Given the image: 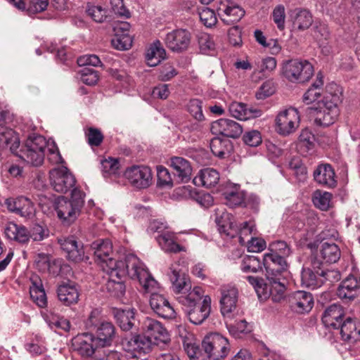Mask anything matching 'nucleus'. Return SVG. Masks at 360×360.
I'll list each match as a JSON object with an SVG mask.
<instances>
[{"label":"nucleus","instance_id":"obj_24","mask_svg":"<svg viewBox=\"0 0 360 360\" xmlns=\"http://www.w3.org/2000/svg\"><path fill=\"white\" fill-rule=\"evenodd\" d=\"M344 319V309L341 305L337 304L327 307L322 315V322L329 329L339 330L340 323Z\"/></svg>","mask_w":360,"mask_h":360},{"label":"nucleus","instance_id":"obj_60","mask_svg":"<svg viewBox=\"0 0 360 360\" xmlns=\"http://www.w3.org/2000/svg\"><path fill=\"white\" fill-rule=\"evenodd\" d=\"M80 73L82 82L87 85H94L98 80V72L91 68H84Z\"/></svg>","mask_w":360,"mask_h":360},{"label":"nucleus","instance_id":"obj_33","mask_svg":"<svg viewBox=\"0 0 360 360\" xmlns=\"http://www.w3.org/2000/svg\"><path fill=\"white\" fill-rule=\"evenodd\" d=\"M289 16L293 23L294 27L299 30L308 29L312 24V15L310 12L304 8H296L290 10Z\"/></svg>","mask_w":360,"mask_h":360},{"label":"nucleus","instance_id":"obj_42","mask_svg":"<svg viewBox=\"0 0 360 360\" xmlns=\"http://www.w3.org/2000/svg\"><path fill=\"white\" fill-rule=\"evenodd\" d=\"M342 340L348 342H355L360 335L354 321L350 317L345 318L339 328Z\"/></svg>","mask_w":360,"mask_h":360},{"label":"nucleus","instance_id":"obj_37","mask_svg":"<svg viewBox=\"0 0 360 360\" xmlns=\"http://www.w3.org/2000/svg\"><path fill=\"white\" fill-rule=\"evenodd\" d=\"M341 255L340 249L335 243L323 242L319 248V257L323 262L333 264L337 262Z\"/></svg>","mask_w":360,"mask_h":360},{"label":"nucleus","instance_id":"obj_15","mask_svg":"<svg viewBox=\"0 0 360 360\" xmlns=\"http://www.w3.org/2000/svg\"><path fill=\"white\" fill-rule=\"evenodd\" d=\"M72 346L82 356H91L94 354H100L102 348L96 342L92 333H84L75 336L72 340Z\"/></svg>","mask_w":360,"mask_h":360},{"label":"nucleus","instance_id":"obj_44","mask_svg":"<svg viewBox=\"0 0 360 360\" xmlns=\"http://www.w3.org/2000/svg\"><path fill=\"white\" fill-rule=\"evenodd\" d=\"M320 270L314 272L309 268H304L301 272L302 285L311 289L321 287L323 283V279L320 276Z\"/></svg>","mask_w":360,"mask_h":360},{"label":"nucleus","instance_id":"obj_58","mask_svg":"<svg viewBox=\"0 0 360 360\" xmlns=\"http://www.w3.org/2000/svg\"><path fill=\"white\" fill-rule=\"evenodd\" d=\"M274 22L280 30H283L285 28V7L283 5L279 4L276 6L272 13Z\"/></svg>","mask_w":360,"mask_h":360},{"label":"nucleus","instance_id":"obj_18","mask_svg":"<svg viewBox=\"0 0 360 360\" xmlns=\"http://www.w3.org/2000/svg\"><path fill=\"white\" fill-rule=\"evenodd\" d=\"M142 329L147 337L153 338L156 344L162 342L167 344L170 338L169 333L163 325L158 321L146 317L142 323Z\"/></svg>","mask_w":360,"mask_h":360},{"label":"nucleus","instance_id":"obj_28","mask_svg":"<svg viewBox=\"0 0 360 360\" xmlns=\"http://www.w3.org/2000/svg\"><path fill=\"white\" fill-rule=\"evenodd\" d=\"M314 178L319 184L328 188H333L337 184L335 171L329 164L318 165L314 172Z\"/></svg>","mask_w":360,"mask_h":360},{"label":"nucleus","instance_id":"obj_25","mask_svg":"<svg viewBox=\"0 0 360 360\" xmlns=\"http://www.w3.org/2000/svg\"><path fill=\"white\" fill-rule=\"evenodd\" d=\"M58 241L61 249L66 252L68 259L77 262L84 259L83 246L78 244L74 236L60 238Z\"/></svg>","mask_w":360,"mask_h":360},{"label":"nucleus","instance_id":"obj_57","mask_svg":"<svg viewBox=\"0 0 360 360\" xmlns=\"http://www.w3.org/2000/svg\"><path fill=\"white\" fill-rule=\"evenodd\" d=\"M86 136L88 143L91 146H99L103 140V135L101 131L94 127H90L86 131Z\"/></svg>","mask_w":360,"mask_h":360},{"label":"nucleus","instance_id":"obj_32","mask_svg":"<svg viewBox=\"0 0 360 360\" xmlns=\"http://www.w3.org/2000/svg\"><path fill=\"white\" fill-rule=\"evenodd\" d=\"M269 283L268 288L264 289L263 295L266 297L271 295L274 302H279L284 297L285 291L286 278L285 277L273 278V279H267Z\"/></svg>","mask_w":360,"mask_h":360},{"label":"nucleus","instance_id":"obj_34","mask_svg":"<svg viewBox=\"0 0 360 360\" xmlns=\"http://www.w3.org/2000/svg\"><path fill=\"white\" fill-rule=\"evenodd\" d=\"M57 294L59 300L67 306L77 303L79 299L78 289L74 283H65L60 285Z\"/></svg>","mask_w":360,"mask_h":360},{"label":"nucleus","instance_id":"obj_12","mask_svg":"<svg viewBox=\"0 0 360 360\" xmlns=\"http://www.w3.org/2000/svg\"><path fill=\"white\" fill-rule=\"evenodd\" d=\"M300 120V115L297 109L288 108L277 115L276 119V130L279 134L288 136L298 128Z\"/></svg>","mask_w":360,"mask_h":360},{"label":"nucleus","instance_id":"obj_16","mask_svg":"<svg viewBox=\"0 0 360 360\" xmlns=\"http://www.w3.org/2000/svg\"><path fill=\"white\" fill-rule=\"evenodd\" d=\"M211 131L217 136L237 139L243 133V127L234 120L221 118L212 123Z\"/></svg>","mask_w":360,"mask_h":360},{"label":"nucleus","instance_id":"obj_43","mask_svg":"<svg viewBox=\"0 0 360 360\" xmlns=\"http://www.w3.org/2000/svg\"><path fill=\"white\" fill-rule=\"evenodd\" d=\"M215 221L218 226V230L221 233H224L230 238H234L238 233L237 227L231 221V215L228 212H222L220 217H216Z\"/></svg>","mask_w":360,"mask_h":360},{"label":"nucleus","instance_id":"obj_7","mask_svg":"<svg viewBox=\"0 0 360 360\" xmlns=\"http://www.w3.org/2000/svg\"><path fill=\"white\" fill-rule=\"evenodd\" d=\"M283 75L289 82L302 84L308 82L314 75V69L307 60L292 59L283 65Z\"/></svg>","mask_w":360,"mask_h":360},{"label":"nucleus","instance_id":"obj_9","mask_svg":"<svg viewBox=\"0 0 360 360\" xmlns=\"http://www.w3.org/2000/svg\"><path fill=\"white\" fill-rule=\"evenodd\" d=\"M123 349L131 356L148 354L152 350L153 342L150 338L142 335H134L125 337L121 342Z\"/></svg>","mask_w":360,"mask_h":360},{"label":"nucleus","instance_id":"obj_13","mask_svg":"<svg viewBox=\"0 0 360 360\" xmlns=\"http://www.w3.org/2000/svg\"><path fill=\"white\" fill-rule=\"evenodd\" d=\"M50 181L56 192L65 193L73 188L76 180L67 167H61L50 171Z\"/></svg>","mask_w":360,"mask_h":360},{"label":"nucleus","instance_id":"obj_48","mask_svg":"<svg viewBox=\"0 0 360 360\" xmlns=\"http://www.w3.org/2000/svg\"><path fill=\"white\" fill-rule=\"evenodd\" d=\"M263 262L254 255H245L242 258L240 265L243 273H257L262 271Z\"/></svg>","mask_w":360,"mask_h":360},{"label":"nucleus","instance_id":"obj_21","mask_svg":"<svg viewBox=\"0 0 360 360\" xmlns=\"http://www.w3.org/2000/svg\"><path fill=\"white\" fill-rule=\"evenodd\" d=\"M289 306L296 313H308L314 306L313 296L304 290L294 292L289 297Z\"/></svg>","mask_w":360,"mask_h":360},{"label":"nucleus","instance_id":"obj_10","mask_svg":"<svg viewBox=\"0 0 360 360\" xmlns=\"http://www.w3.org/2000/svg\"><path fill=\"white\" fill-rule=\"evenodd\" d=\"M172 283L174 292L176 294V300L181 296H187L193 290L189 277L179 268L177 264H172L167 273Z\"/></svg>","mask_w":360,"mask_h":360},{"label":"nucleus","instance_id":"obj_35","mask_svg":"<svg viewBox=\"0 0 360 360\" xmlns=\"http://www.w3.org/2000/svg\"><path fill=\"white\" fill-rule=\"evenodd\" d=\"M219 180V172L213 168L208 167L199 172L198 174L193 179V183L196 186L211 188L217 185Z\"/></svg>","mask_w":360,"mask_h":360},{"label":"nucleus","instance_id":"obj_19","mask_svg":"<svg viewBox=\"0 0 360 360\" xmlns=\"http://www.w3.org/2000/svg\"><path fill=\"white\" fill-rule=\"evenodd\" d=\"M96 261L105 269H110V260H115L112 255V245L109 239H98L91 245Z\"/></svg>","mask_w":360,"mask_h":360},{"label":"nucleus","instance_id":"obj_14","mask_svg":"<svg viewBox=\"0 0 360 360\" xmlns=\"http://www.w3.org/2000/svg\"><path fill=\"white\" fill-rule=\"evenodd\" d=\"M263 266L266 269L267 279L277 277H285L288 264L286 259L275 254H264Z\"/></svg>","mask_w":360,"mask_h":360},{"label":"nucleus","instance_id":"obj_40","mask_svg":"<svg viewBox=\"0 0 360 360\" xmlns=\"http://www.w3.org/2000/svg\"><path fill=\"white\" fill-rule=\"evenodd\" d=\"M166 52L159 40L154 41L147 49L146 60L150 67L158 65L165 58Z\"/></svg>","mask_w":360,"mask_h":360},{"label":"nucleus","instance_id":"obj_50","mask_svg":"<svg viewBox=\"0 0 360 360\" xmlns=\"http://www.w3.org/2000/svg\"><path fill=\"white\" fill-rule=\"evenodd\" d=\"M332 195L331 193L321 191H316L313 195V202L314 205L323 211H326L330 205Z\"/></svg>","mask_w":360,"mask_h":360},{"label":"nucleus","instance_id":"obj_61","mask_svg":"<svg viewBox=\"0 0 360 360\" xmlns=\"http://www.w3.org/2000/svg\"><path fill=\"white\" fill-rule=\"evenodd\" d=\"M86 12L96 22H103L107 18V11L99 6H90Z\"/></svg>","mask_w":360,"mask_h":360},{"label":"nucleus","instance_id":"obj_39","mask_svg":"<svg viewBox=\"0 0 360 360\" xmlns=\"http://www.w3.org/2000/svg\"><path fill=\"white\" fill-rule=\"evenodd\" d=\"M103 269L109 275V278L105 285L108 292L113 297H120L122 296L125 292V285L122 280L123 278L120 279L116 276H112V275H111V271L114 269L113 268L110 267V269H105L103 266Z\"/></svg>","mask_w":360,"mask_h":360},{"label":"nucleus","instance_id":"obj_64","mask_svg":"<svg viewBox=\"0 0 360 360\" xmlns=\"http://www.w3.org/2000/svg\"><path fill=\"white\" fill-rule=\"evenodd\" d=\"M158 184L160 186H172V179L168 169L159 165L157 167Z\"/></svg>","mask_w":360,"mask_h":360},{"label":"nucleus","instance_id":"obj_31","mask_svg":"<svg viewBox=\"0 0 360 360\" xmlns=\"http://www.w3.org/2000/svg\"><path fill=\"white\" fill-rule=\"evenodd\" d=\"M30 294L32 300L39 307H44L47 299L41 279L38 275L33 274L30 277Z\"/></svg>","mask_w":360,"mask_h":360},{"label":"nucleus","instance_id":"obj_52","mask_svg":"<svg viewBox=\"0 0 360 360\" xmlns=\"http://www.w3.org/2000/svg\"><path fill=\"white\" fill-rule=\"evenodd\" d=\"M132 38L129 34H115L111 43L113 47L117 50H128L132 46Z\"/></svg>","mask_w":360,"mask_h":360},{"label":"nucleus","instance_id":"obj_41","mask_svg":"<svg viewBox=\"0 0 360 360\" xmlns=\"http://www.w3.org/2000/svg\"><path fill=\"white\" fill-rule=\"evenodd\" d=\"M210 145L212 153L220 158H224L226 155L231 153L233 148L230 140L219 136L212 139Z\"/></svg>","mask_w":360,"mask_h":360},{"label":"nucleus","instance_id":"obj_55","mask_svg":"<svg viewBox=\"0 0 360 360\" xmlns=\"http://www.w3.org/2000/svg\"><path fill=\"white\" fill-rule=\"evenodd\" d=\"M256 228H255V224L253 221H245L243 222L239 230V243L244 245L248 240L247 238V236L250 235H256Z\"/></svg>","mask_w":360,"mask_h":360},{"label":"nucleus","instance_id":"obj_59","mask_svg":"<svg viewBox=\"0 0 360 360\" xmlns=\"http://www.w3.org/2000/svg\"><path fill=\"white\" fill-rule=\"evenodd\" d=\"M243 140L246 145L257 147L262 143V136L259 131L252 129L244 134Z\"/></svg>","mask_w":360,"mask_h":360},{"label":"nucleus","instance_id":"obj_17","mask_svg":"<svg viewBox=\"0 0 360 360\" xmlns=\"http://www.w3.org/2000/svg\"><path fill=\"white\" fill-rule=\"evenodd\" d=\"M165 42L168 49L174 52L186 50L191 42V34L186 30L178 29L166 34Z\"/></svg>","mask_w":360,"mask_h":360},{"label":"nucleus","instance_id":"obj_29","mask_svg":"<svg viewBox=\"0 0 360 360\" xmlns=\"http://www.w3.org/2000/svg\"><path fill=\"white\" fill-rule=\"evenodd\" d=\"M171 167L174 175L181 182L187 183L191 179L192 167L189 161L182 157H172L170 160Z\"/></svg>","mask_w":360,"mask_h":360},{"label":"nucleus","instance_id":"obj_45","mask_svg":"<svg viewBox=\"0 0 360 360\" xmlns=\"http://www.w3.org/2000/svg\"><path fill=\"white\" fill-rule=\"evenodd\" d=\"M229 110L232 117L240 120H247L252 116L259 117L261 115L260 110H248L246 108V105L238 102L231 103Z\"/></svg>","mask_w":360,"mask_h":360},{"label":"nucleus","instance_id":"obj_30","mask_svg":"<svg viewBox=\"0 0 360 360\" xmlns=\"http://www.w3.org/2000/svg\"><path fill=\"white\" fill-rule=\"evenodd\" d=\"M360 289V279L357 277L349 275L339 285L337 290V295L339 298L353 300L356 292Z\"/></svg>","mask_w":360,"mask_h":360},{"label":"nucleus","instance_id":"obj_27","mask_svg":"<svg viewBox=\"0 0 360 360\" xmlns=\"http://www.w3.org/2000/svg\"><path fill=\"white\" fill-rule=\"evenodd\" d=\"M156 240L161 249L165 252L178 253L185 252V247L179 243L176 233L170 231H165L156 237Z\"/></svg>","mask_w":360,"mask_h":360},{"label":"nucleus","instance_id":"obj_6","mask_svg":"<svg viewBox=\"0 0 360 360\" xmlns=\"http://www.w3.org/2000/svg\"><path fill=\"white\" fill-rule=\"evenodd\" d=\"M110 266L114 269L111 271V275L120 279L127 276L136 280L141 276H147V268L134 254L126 255L123 259L110 260Z\"/></svg>","mask_w":360,"mask_h":360},{"label":"nucleus","instance_id":"obj_5","mask_svg":"<svg viewBox=\"0 0 360 360\" xmlns=\"http://www.w3.org/2000/svg\"><path fill=\"white\" fill-rule=\"evenodd\" d=\"M86 327L94 332L96 342L102 348L110 346L115 338L114 325L105 320L97 309L91 311L86 321Z\"/></svg>","mask_w":360,"mask_h":360},{"label":"nucleus","instance_id":"obj_26","mask_svg":"<svg viewBox=\"0 0 360 360\" xmlns=\"http://www.w3.org/2000/svg\"><path fill=\"white\" fill-rule=\"evenodd\" d=\"M6 205L9 210L20 214L21 217L31 219L35 214L33 202L27 198L20 196L14 200H8Z\"/></svg>","mask_w":360,"mask_h":360},{"label":"nucleus","instance_id":"obj_8","mask_svg":"<svg viewBox=\"0 0 360 360\" xmlns=\"http://www.w3.org/2000/svg\"><path fill=\"white\" fill-rule=\"evenodd\" d=\"M202 347L207 356L213 360L224 359L231 350L229 340L219 333L207 334L202 342Z\"/></svg>","mask_w":360,"mask_h":360},{"label":"nucleus","instance_id":"obj_63","mask_svg":"<svg viewBox=\"0 0 360 360\" xmlns=\"http://www.w3.org/2000/svg\"><path fill=\"white\" fill-rule=\"evenodd\" d=\"M313 36L321 46L330 36L328 27L324 24L316 25L314 29Z\"/></svg>","mask_w":360,"mask_h":360},{"label":"nucleus","instance_id":"obj_20","mask_svg":"<svg viewBox=\"0 0 360 360\" xmlns=\"http://www.w3.org/2000/svg\"><path fill=\"white\" fill-rule=\"evenodd\" d=\"M217 11L220 19L226 25L238 22L245 15V11L240 6L229 0L221 1Z\"/></svg>","mask_w":360,"mask_h":360},{"label":"nucleus","instance_id":"obj_47","mask_svg":"<svg viewBox=\"0 0 360 360\" xmlns=\"http://www.w3.org/2000/svg\"><path fill=\"white\" fill-rule=\"evenodd\" d=\"M323 76L322 73L319 72L314 83H313L311 86L309 88L304 94L303 99L307 104L316 101L321 96L322 91L321 87L323 85Z\"/></svg>","mask_w":360,"mask_h":360},{"label":"nucleus","instance_id":"obj_36","mask_svg":"<svg viewBox=\"0 0 360 360\" xmlns=\"http://www.w3.org/2000/svg\"><path fill=\"white\" fill-rule=\"evenodd\" d=\"M4 234L7 238L20 243H25L29 240L27 229L24 226L18 225L14 222L6 224Z\"/></svg>","mask_w":360,"mask_h":360},{"label":"nucleus","instance_id":"obj_38","mask_svg":"<svg viewBox=\"0 0 360 360\" xmlns=\"http://www.w3.org/2000/svg\"><path fill=\"white\" fill-rule=\"evenodd\" d=\"M115 318L120 328L125 331L132 329L137 323L134 309H117L115 314Z\"/></svg>","mask_w":360,"mask_h":360},{"label":"nucleus","instance_id":"obj_11","mask_svg":"<svg viewBox=\"0 0 360 360\" xmlns=\"http://www.w3.org/2000/svg\"><path fill=\"white\" fill-rule=\"evenodd\" d=\"M124 175L129 183L136 188H146L152 183L151 169L147 166H131L127 168Z\"/></svg>","mask_w":360,"mask_h":360},{"label":"nucleus","instance_id":"obj_46","mask_svg":"<svg viewBox=\"0 0 360 360\" xmlns=\"http://www.w3.org/2000/svg\"><path fill=\"white\" fill-rule=\"evenodd\" d=\"M315 146V136L308 129L302 130L297 144V148L302 155H307L312 150Z\"/></svg>","mask_w":360,"mask_h":360},{"label":"nucleus","instance_id":"obj_1","mask_svg":"<svg viewBox=\"0 0 360 360\" xmlns=\"http://www.w3.org/2000/svg\"><path fill=\"white\" fill-rule=\"evenodd\" d=\"M6 114L5 111L0 112V147L9 149L11 153L27 164L35 167L41 165L44 159V150L47 145L45 138L40 135L30 136L25 147L18 152L20 140L15 132L6 126Z\"/></svg>","mask_w":360,"mask_h":360},{"label":"nucleus","instance_id":"obj_56","mask_svg":"<svg viewBox=\"0 0 360 360\" xmlns=\"http://www.w3.org/2000/svg\"><path fill=\"white\" fill-rule=\"evenodd\" d=\"M200 21L207 27L215 25L217 18L214 11L209 8H204L199 12Z\"/></svg>","mask_w":360,"mask_h":360},{"label":"nucleus","instance_id":"obj_62","mask_svg":"<svg viewBox=\"0 0 360 360\" xmlns=\"http://www.w3.org/2000/svg\"><path fill=\"white\" fill-rule=\"evenodd\" d=\"M248 252H259L266 248V242L264 239L251 236L250 239L247 240L245 244Z\"/></svg>","mask_w":360,"mask_h":360},{"label":"nucleus","instance_id":"obj_53","mask_svg":"<svg viewBox=\"0 0 360 360\" xmlns=\"http://www.w3.org/2000/svg\"><path fill=\"white\" fill-rule=\"evenodd\" d=\"M101 164V170L105 176L118 174L120 166L118 159L108 158L103 160Z\"/></svg>","mask_w":360,"mask_h":360},{"label":"nucleus","instance_id":"obj_4","mask_svg":"<svg viewBox=\"0 0 360 360\" xmlns=\"http://www.w3.org/2000/svg\"><path fill=\"white\" fill-rule=\"evenodd\" d=\"M84 193L75 188L72 190L71 198H58L54 202L57 217L64 226H70L81 214L84 205Z\"/></svg>","mask_w":360,"mask_h":360},{"label":"nucleus","instance_id":"obj_23","mask_svg":"<svg viewBox=\"0 0 360 360\" xmlns=\"http://www.w3.org/2000/svg\"><path fill=\"white\" fill-rule=\"evenodd\" d=\"M149 304L153 311L163 319H174L175 311L169 301L162 295L153 292L150 295Z\"/></svg>","mask_w":360,"mask_h":360},{"label":"nucleus","instance_id":"obj_54","mask_svg":"<svg viewBox=\"0 0 360 360\" xmlns=\"http://www.w3.org/2000/svg\"><path fill=\"white\" fill-rule=\"evenodd\" d=\"M28 236L29 239L32 238L34 241H41L49 237V230L46 226L35 224L28 231Z\"/></svg>","mask_w":360,"mask_h":360},{"label":"nucleus","instance_id":"obj_2","mask_svg":"<svg viewBox=\"0 0 360 360\" xmlns=\"http://www.w3.org/2000/svg\"><path fill=\"white\" fill-rule=\"evenodd\" d=\"M342 101V92L335 83L326 86L323 100L318 102V107L311 108L317 125L328 127L335 122L339 115L338 105Z\"/></svg>","mask_w":360,"mask_h":360},{"label":"nucleus","instance_id":"obj_49","mask_svg":"<svg viewBox=\"0 0 360 360\" xmlns=\"http://www.w3.org/2000/svg\"><path fill=\"white\" fill-rule=\"evenodd\" d=\"M224 195L226 204L231 207L240 205L244 201V195L238 186H235L232 191H226Z\"/></svg>","mask_w":360,"mask_h":360},{"label":"nucleus","instance_id":"obj_51","mask_svg":"<svg viewBox=\"0 0 360 360\" xmlns=\"http://www.w3.org/2000/svg\"><path fill=\"white\" fill-rule=\"evenodd\" d=\"M269 252L266 254H275L285 258L292 253L290 247L283 240H276L271 242L269 245Z\"/></svg>","mask_w":360,"mask_h":360},{"label":"nucleus","instance_id":"obj_22","mask_svg":"<svg viewBox=\"0 0 360 360\" xmlns=\"http://www.w3.org/2000/svg\"><path fill=\"white\" fill-rule=\"evenodd\" d=\"M220 309L223 316H229L236 308L238 289L231 285H223L220 288Z\"/></svg>","mask_w":360,"mask_h":360},{"label":"nucleus","instance_id":"obj_3","mask_svg":"<svg viewBox=\"0 0 360 360\" xmlns=\"http://www.w3.org/2000/svg\"><path fill=\"white\" fill-rule=\"evenodd\" d=\"M179 303L188 320L195 325L204 322L211 312V298L204 295V290L199 286L193 287L186 297H179Z\"/></svg>","mask_w":360,"mask_h":360}]
</instances>
